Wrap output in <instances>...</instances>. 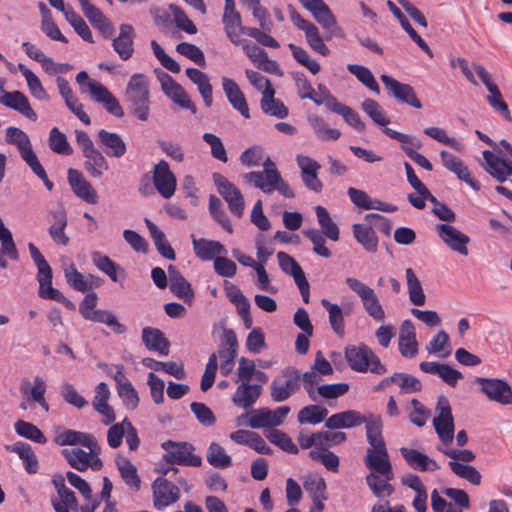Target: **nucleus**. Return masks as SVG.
<instances>
[{
    "label": "nucleus",
    "instance_id": "nucleus-1",
    "mask_svg": "<svg viewBox=\"0 0 512 512\" xmlns=\"http://www.w3.org/2000/svg\"><path fill=\"white\" fill-rule=\"evenodd\" d=\"M125 103L129 113L136 119L146 122L150 117L149 82L144 74H133L126 86Z\"/></svg>",
    "mask_w": 512,
    "mask_h": 512
},
{
    "label": "nucleus",
    "instance_id": "nucleus-2",
    "mask_svg": "<svg viewBox=\"0 0 512 512\" xmlns=\"http://www.w3.org/2000/svg\"><path fill=\"white\" fill-rule=\"evenodd\" d=\"M237 350L238 341L235 332L232 329H224L218 353H212L205 366L200 383V388L203 392H206L214 384L218 368L217 357H219L221 361L235 360Z\"/></svg>",
    "mask_w": 512,
    "mask_h": 512
},
{
    "label": "nucleus",
    "instance_id": "nucleus-3",
    "mask_svg": "<svg viewBox=\"0 0 512 512\" xmlns=\"http://www.w3.org/2000/svg\"><path fill=\"white\" fill-rule=\"evenodd\" d=\"M345 359L352 370L382 375L386 373V367L381 364L378 356L367 345L348 346L345 349Z\"/></svg>",
    "mask_w": 512,
    "mask_h": 512
},
{
    "label": "nucleus",
    "instance_id": "nucleus-4",
    "mask_svg": "<svg viewBox=\"0 0 512 512\" xmlns=\"http://www.w3.org/2000/svg\"><path fill=\"white\" fill-rule=\"evenodd\" d=\"M345 283L351 291L357 294L368 316L376 322H384L385 310L375 290L354 277L346 278Z\"/></svg>",
    "mask_w": 512,
    "mask_h": 512
},
{
    "label": "nucleus",
    "instance_id": "nucleus-5",
    "mask_svg": "<svg viewBox=\"0 0 512 512\" xmlns=\"http://www.w3.org/2000/svg\"><path fill=\"white\" fill-rule=\"evenodd\" d=\"M301 387V373L292 366L285 367L272 380L270 396L274 402H284Z\"/></svg>",
    "mask_w": 512,
    "mask_h": 512
},
{
    "label": "nucleus",
    "instance_id": "nucleus-6",
    "mask_svg": "<svg viewBox=\"0 0 512 512\" xmlns=\"http://www.w3.org/2000/svg\"><path fill=\"white\" fill-rule=\"evenodd\" d=\"M161 446L166 452L164 460L167 463L193 467H199L202 464L201 457L192 453L194 447L190 443L168 440L162 443Z\"/></svg>",
    "mask_w": 512,
    "mask_h": 512
},
{
    "label": "nucleus",
    "instance_id": "nucleus-7",
    "mask_svg": "<svg viewBox=\"0 0 512 512\" xmlns=\"http://www.w3.org/2000/svg\"><path fill=\"white\" fill-rule=\"evenodd\" d=\"M213 182L218 193L227 202L230 212L236 217L241 218L245 206L241 191L220 173L213 174Z\"/></svg>",
    "mask_w": 512,
    "mask_h": 512
},
{
    "label": "nucleus",
    "instance_id": "nucleus-8",
    "mask_svg": "<svg viewBox=\"0 0 512 512\" xmlns=\"http://www.w3.org/2000/svg\"><path fill=\"white\" fill-rule=\"evenodd\" d=\"M438 415L433 419V425L439 439L444 444H450L454 437V420L448 399L439 396L436 405Z\"/></svg>",
    "mask_w": 512,
    "mask_h": 512
},
{
    "label": "nucleus",
    "instance_id": "nucleus-9",
    "mask_svg": "<svg viewBox=\"0 0 512 512\" xmlns=\"http://www.w3.org/2000/svg\"><path fill=\"white\" fill-rule=\"evenodd\" d=\"M475 383L490 401L501 405L512 404V388L506 380L477 377Z\"/></svg>",
    "mask_w": 512,
    "mask_h": 512
},
{
    "label": "nucleus",
    "instance_id": "nucleus-10",
    "mask_svg": "<svg viewBox=\"0 0 512 512\" xmlns=\"http://www.w3.org/2000/svg\"><path fill=\"white\" fill-rule=\"evenodd\" d=\"M157 77L161 84L163 93L177 106L182 109L190 110L192 113L196 112V106L191 101L185 89L177 83L169 74L163 71H157Z\"/></svg>",
    "mask_w": 512,
    "mask_h": 512
},
{
    "label": "nucleus",
    "instance_id": "nucleus-11",
    "mask_svg": "<svg viewBox=\"0 0 512 512\" xmlns=\"http://www.w3.org/2000/svg\"><path fill=\"white\" fill-rule=\"evenodd\" d=\"M99 453V445L97 450H89L88 452L81 448L62 450V455L67 460L69 465L80 472L86 471L89 467L93 471H99L103 467V462L98 457Z\"/></svg>",
    "mask_w": 512,
    "mask_h": 512
},
{
    "label": "nucleus",
    "instance_id": "nucleus-12",
    "mask_svg": "<svg viewBox=\"0 0 512 512\" xmlns=\"http://www.w3.org/2000/svg\"><path fill=\"white\" fill-rule=\"evenodd\" d=\"M380 79L387 93L398 102L407 104L416 109H420L422 107L414 89L409 84L402 83L386 74H382Z\"/></svg>",
    "mask_w": 512,
    "mask_h": 512
},
{
    "label": "nucleus",
    "instance_id": "nucleus-13",
    "mask_svg": "<svg viewBox=\"0 0 512 512\" xmlns=\"http://www.w3.org/2000/svg\"><path fill=\"white\" fill-rule=\"evenodd\" d=\"M272 178L273 179L271 181H264L261 173H246L243 175V179L246 183L253 185L266 194L278 191L286 198H293L295 196L292 188L282 178L281 174L277 175L274 173Z\"/></svg>",
    "mask_w": 512,
    "mask_h": 512
},
{
    "label": "nucleus",
    "instance_id": "nucleus-14",
    "mask_svg": "<svg viewBox=\"0 0 512 512\" xmlns=\"http://www.w3.org/2000/svg\"><path fill=\"white\" fill-rule=\"evenodd\" d=\"M373 416L374 414L371 412L362 415L356 410H346L328 417L325 421V427L330 430H335L349 429L362 424H365L366 426Z\"/></svg>",
    "mask_w": 512,
    "mask_h": 512
},
{
    "label": "nucleus",
    "instance_id": "nucleus-15",
    "mask_svg": "<svg viewBox=\"0 0 512 512\" xmlns=\"http://www.w3.org/2000/svg\"><path fill=\"white\" fill-rule=\"evenodd\" d=\"M222 23L227 38L233 44L239 45L241 42L240 34H242V29L249 27L242 25L241 15L236 10L234 0H225Z\"/></svg>",
    "mask_w": 512,
    "mask_h": 512
},
{
    "label": "nucleus",
    "instance_id": "nucleus-16",
    "mask_svg": "<svg viewBox=\"0 0 512 512\" xmlns=\"http://www.w3.org/2000/svg\"><path fill=\"white\" fill-rule=\"evenodd\" d=\"M289 412L290 407L288 406H281L275 410L268 408L254 410L251 413L248 425L253 429L279 426Z\"/></svg>",
    "mask_w": 512,
    "mask_h": 512
},
{
    "label": "nucleus",
    "instance_id": "nucleus-17",
    "mask_svg": "<svg viewBox=\"0 0 512 512\" xmlns=\"http://www.w3.org/2000/svg\"><path fill=\"white\" fill-rule=\"evenodd\" d=\"M153 502L156 509H163L180 498L179 488L166 478L158 477L152 484Z\"/></svg>",
    "mask_w": 512,
    "mask_h": 512
},
{
    "label": "nucleus",
    "instance_id": "nucleus-18",
    "mask_svg": "<svg viewBox=\"0 0 512 512\" xmlns=\"http://www.w3.org/2000/svg\"><path fill=\"white\" fill-rule=\"evenodd\" d=\"M176 183V177L168 163L165 160L159 161L153 171V184L158 193L165 199L171 198L175 193Z\"/></svg>",
    "mask_w": 512,
    "mask_h": 512
},
{
    "label": "nucleus",
    "instance_id": "nucleus-19",
    "mask_svg": "<svg viewBox=\"0 0 512 512\" xmlns=\"http://www.w3.org/2000/svg\"><path fill=\"white\" fill-rule=\"evenodd\" d=\"M436 231L439 238L453 251L460 255L467 256V244L470 241L468 235L462 233L449 224H438Z\"/></svg>",
    "mask_w": 512,
    "mask_h": 512
},
{
    "label": "nucleus",
    "instance_id": "nucleus-20",
    "mask_svg": "<svg viewBox=\"0 0 512 512\" xmlns=\"http://www.w3.org/2000/svg\"><path fill=\"white\" fill-rule=\"evenodd\" d=\"M296 163L301 170V178L305 187L319 193L323 188V184L318 178L320 164L311 157L304 155H297Z\"/></svg>",
    "mask_w": 512,
    "mask_h": 512
},
{
    "label": "nucleus",
    "instance_id": "nucleus-21",
    "mask_svg": "<svg viewBox=\"0 0 512 512\" xmlns=\"http://www.w3.org/2000/svg\"><path fill=\"white\" fill-rule=\"evenodd\" d=\"M366 438L369 447L366 450V455H384L388 453L386 443L382 436L383 423L378 415H374L365 426Z\"/></svg>",
    "mask_w": 512,
    "mask_h": 512
},
{
    "label": "nucleus",
    "instance_id": "nucleus-22",
    "mask_svg": "<svg viewBox=\"0 0 512 512\" xmlns=\"http://www.w3.org/2000/svg\"><path fill=\"white\" fill-rule=\"evenodd\" d=\"M440 156L442 164L446 169L454 173L459 180L465 182L474 191L480 190V183L473 177L471 171L464 165L461 159L447 151H442Z\"/></svg>",
    "mask_w": 512,
    "mask_h": 512
},
{
    "label": "nucleus",
    "instance_id": "nucleus-23",
    "mask_svg": "<svg viewBox=\"0 0 512 512\" xmlns=\"http://www.w3.org/2000/svg\"><path fill=\"white\" fill-rule=\"evenodd\" d=\"M483 169L499 183H504L512 176V162L494 155L491 151L483 152Z\"/></svg>",
    "mask_w": 512,
    "mask_h": 512
},
{
    "label": "nucleus",
    "instance_id": "nucleus-24",
    "mask_svg": "<svg viewBox=\"0 0 512 512\" xmlns=\"http://www.w3.org/2000/svg\"><path fill=\"white\" fill-rule=\"evenodd\" d=\"M113 379L116 382L117 393L122 399L124 406L129 410L136 409L139 405V396L132 383L126 377L123 365L117 366Z\"/></svg>",
    "mask_w": 512,
    "mask_h": 512
},
{
    "label": "nucleus",
    "instance_id": "nucleus-25",
    "mask_svg": "<svg viewBox=\"0 0 512 512\" xmlns=\"http://www.w3.org/2000/svg\"><path fill=\"white\" fill-rule=\"evenodd\" d=\"M6 142L17 147L22 160L29 168L39 162L31 141L23 130H7Z\"/></svg>",
    "mask_w": 512,
    "mask_h": 512
},
{
    "label": "nucleus",
    "instance_id": "nucleus-26",
    "mask_svg": "<svg viewBox=\"0 0 512 512\" xmlns=\"http://www.w3.org/2000/svg\"><path fill=\"white\" fill-rule=\"evenodd\" d=\"M222 89L229 104L243 117L249 118V107L246 98L235 80L229 77H222Z\"/></svg>",
    "mask_w": 512,
    "mask_h": 512
},
{
    "label": "nucleus",
    "instance_id": "nucleus-27",
    "mask_svg": "<svg viewBox=\"0 0 512 512\" xmlns=\"http://www.w3.org/2000/svg\"><path fill=\"white\" fill-rule=\"evenodd\" d=\"M54 441L59 446L80 445L92 451L98 449V441L92 434L72 429L64 430L55 437Z\"/></svg>",
    "mask_w": 512,
    "mask_h": 512
},
{
    "label": "nucleus",
    "instance_id": "nucleus-28",
    "mask_svg": "<svg viewBox=\"0 0 512 512\" xmlns=\"http://www.w3.org/2000/svg\"><path fill=\"white\" fill-rule=\"evenodd\" d=\"M68 181L73 192L85 202L96 204L98 195L92 185L76 169L68 170Z\"/></svg>",
    "mask_w": 512,
    "mask_h": 512
},
{
    "label": "nucleus",
    "instance_id": "nucleus-29",
    "mask_svg": "<svg viewBox=\"0 0 512 512\" xmlns=\"http://www.w3.org/2000/svg\"><path fill=\"white\" fill-rule=\"evenodd\" d=\"M119 35L113 39L112 46L119 57L126 61L130 59L134 52L135 30L130 24H121Z\"/></svg>",
    "mask_w": 512,
    "mask_h": 512
},
{
    "label": "nucleus",
    "instance_id": "nucleus-30",
    "mask_svg": "<svg viewBox=\"0 0 512 512\" xmlns=\"http://www.w3.org/2000/svg\"><path fill=\"white\" fill-rule=\"evenodd\" d=\"M168 275L171 292L179 299H182L186 304L191 305L194 299V291L191 284L173 265L168 266Z\"/></svg>",
    "mask_w": 512,
    "mask_h": 512
},
{
    "label": "nucleus",
    "instance_id": "nucleus-31",
    "mask_svg": "<svg viewBox=\"0 0 512 512\" xmlns=\"http://www.w3.org/2000/svg\"><path fill=\"white\" fill-rule=\"evenodd\" d=\"M399 451L412 469L419 470L420 472L436 471L440 469V466L434 459L416 449L401 447Z\"/></svg>",
    "mask_w": 512,
    "mask_h": 512
},
{
    "label": "nucleus",
    "instance_id": "nucleus-32",
    "mask_svg": "<svg viewBox=\"0 0 512 512\" xmlns=\"http://www.w3.org/2000/svg\"><path fill=\"white\" fill-rule=\"evenodd\" d=\"M398 346L403 357L413 358L418 353L415 327L410 320H404L400 326Z\"/></svg>",
    "mask_w": 512,
    "mask_h": 512
},
{
    "label": "nucleus",
    "instance_id": "nucleus-33",
    "mask_svg": "<svg viewBox=\"0 0 512 512\" xmlns=\"http://www.w3.org/2000/svg\"><path fill=\"white\" fill-rule=\"evenodd\" d=\"M262 387L259 384L241 382L232 397V402L237 407L248 409L254 405L261 395Z\"/></svg>",
    "mask_w": 512,
    "mask_h": 512
},
{
    "label": "nucleus",
    "instance_id": "nucleus-34",
    "mask_svg": "<svg viewBox=\"0 0 512 512\" xmlns=\"http://www.w3.org/2000/svg\"><path fill=\"white\" fill-rule=\"evenodd\" d=\"M92 96L90 97L111 115L115 117H123L124 111L118 99L104 86H92Z\"/></svg>",
    "mask_w": 512,
    "mask_h": 512
},
{
    "label": "nucleus",
    "instance_id": "nucleus-35",
    "mask_svg": "<svg viewBox=\"0 0 512 512\" xmlns=\"http://www.w3.org/2000/svg\"><path fill=\"white\" fill-rule=\"evenodd\" d=\"M192 245L195 255L204 261L215 259L216 255L227 253L226 248L218 241L207 240L204 238H195L192 235Z\"/></svg>",
    "mask_w": 512,
    "mask_h": 512
},
{
    "label": "nucleus",
    "instance_id": "nucleus-36",
    "mask_svg": "<svg viewBox=\"0 0 512 512\" xmlns=\"http://www.w3.org/2000/svg\"><path fill=\"white\" fill-rule=\"evenodd\" d=\"M85 17L89 20L91 25L99 29L103 34L111 36L113 27L110 21L103 15V13L88 0H78Z\"/></svg>",
    "mask_w": 512,
    "mask_h": 512
},
{
    "label": "nucleus",
    "instance_id": "nucleus-37",
    "mask_svg": "<svg viewBox=\"0 0 512 512\" xmlns=\"http://www.w3.org/2000/svg\"><path fill=\"white\" fill-rule=\"evenodd\" d=\"M185 74L197 86L205 106L211 107L213 103V89L209 77L201 70L192 67L187 68Z\"/></svg>",
    "mask_w": 512,
    "mask_h": 512
},
{
    "label": "nucleus",
    "instance_id": "nucleus-38",
    "mask_svg": "<svg viewBox=\"0 0 512 512\" xmlns=\"http://www.w3.org/2000/svg\"><path fill=\"white\" fill-rule=\"evenodd\" d=\"M110 390L105 382H100L95 388V396L93 400L94 409L106 420L105 424H109L115 420V414L112 407L108 404Z\"/></svg>",
    "mask_w": 512,
    "mask_h": 512
},
{
    "label": "nucleus",
    "instance_id": "nucleus-39",
    "mask_svg": "<svg viewBox=\"0 0 512 512\" xmlns=\"http://www.w3.org/2000/svg\"><path fill=\"white\" fill-rule=\"evenodd\" d=\"M142 341L148 350L157 351L165 356L169 353V341L158 328H143Z\"/></svg>",
    "mask_w": 512,
    "mask_h": 512
},
{
    "label": "nucleus",
    "instance_id": "nucleus-40",
    "mask_svg": "<svg viewBox=\"0 0 512 512\" xmlns=\"http://www.w3.org/2000/svg\"><path fill=\"white\" fill-rule=\"evenodd\" d=\"M4 98L0 102V104L14 109L21 113L23 116L36 120L37 116L34 110L31 108L28 98L20 91L8 92L6 95H3Z\"/></svg>",
    "mask_w": 512,
    "mask_h": 512
},
{
    "label": "nucleus",
    "instance_id": "nucleus-41",
    "mask_svg": "<svg viewBox=\"0 0 512 512\" xmlns=\"http://www.w3.org/2000/svg\"><path fill=\"white\" fill-rule=\"evenodd\" d=\"M6 449L10 452L16 453L19 456V458L23 461L24 468L27 473H37L39 469L38 459L30 444L25 442H17L15 444L8 445Z\"/></svg>",
    "mask_w": 512,
    "mask_h": 512
},
{
    "label": "nucleus",
    "instance_id": "nucleus-42",
    "mask_svg": "<svg viewBox=\"0 0 512 512\" xmlns=\"http://www.w3.org/2000/svg\"><path fill=\"white\" fill-rule=\"evenodd\" d=\"M145 224L159 254L168 260H174L175 252L163 231L148 218L145 219Z\"/></svg>",
    "mask_w": 512,
    "mask_h": 512
},
{
    "label": "nucleus",
    "instance_id": "nucleus-43",
    "mask_svg": "<svg viewBox=\"0 0 512 512\" xmlns=\"http://www.w3.org/2000/svg\"><path fill=\"white\" fill-rule=\"evenodd\" d=\"M93 264L103 273H105L113 282L118 281V274L122 278L125 276V271L117 263L112 261L107 255L99 251L91 253Z\"/></svg>",
    "mask_w": 512,
    "mask_h": 512
},
{
    "label": "nucleus",
    "instance_id": "nucleus-44",
    "mask_svg": "<svg viewBox=\"0 0 512 512\" xmlns=\"http://www.w3.org/2000/svg\"><path fill=\"white\" fill-rule=\"evenodd\" d=\"M364 463L366 468L369 470V474L383 475L386 478L394 475L392 464L389 458V454L383 455H365Z\"/></svg>",
    "mask_w": 512,
    "mask_h": 512
},
{
    "label": "nucleus",
    "instance_id": "nucleus-45",
    "mask_svg": "<svg viewBox=\"0 0 512 512\" xmlns=\"http://www.w3.org/2000/svg\"><path fill=\"white\" fill-rule=\"evenodd\" d=\"M352 231L355 239L363 248L371 253H375L378 248V237L374 229L365 224H354Z\"/></svg>",
    "mask_w": 512,
    "mask_h": 512
},
{
    "label": "nucleus",
    "instance_id": "nucleus-46",
    "mask_svg": "<svg viewBox=\"0 0 512 512\" xmlns=\"http://www.w3.org/2000/svg\"><path fill=\"white\" fill-rule=\"evenodd\" d=\"M28 249L33 262L37 266V281L39 282V286H43L45 285V283H49V281H52V268L50 267L49 263L46 261L40 250L31 242L28 243Z\"/></svg>",
    "mask_w": 512,
    "mask_h": 512
},
{
    "label": "nucleus",
    "instance_id": "nucleus-47",
    "mask_svg": "<svg viewBox=\"0 0 512 512\" xmlns=\"http://www.w3.org/2000/svg\"><path fill=\"white\" fill-rule=\"evenodd\" d=\"M99 140L105 147V152L109 156L121 157L126 152V145L122 138L116 134L106 130H100Z\"/></svg>",
    "mask_w": 512,
    "mask_h": 512
},
{
    "label": "nucleus",
    "instance_id": "nucleus-48",
    "mask_svg": "<svg viewBox=\"0 0 512 512\" xmlns=\"http://www.w3.org/2000/svg\"><path fill=\"white\" fill-rule=\"evenodd\" d=\"M315 213L318 224L321 228V234L332 241H338L340 231L337 224L330 217L329 212L323 206H316Z\"/></svg>",
    "mask_w": 512,
    "mask_h": 512
},
{
    "label": "nucleus",
    "instance_id": "nucleus-49",
    "mask_svg": "<svg viewBox=\"0 0 512 512\" xmlns=\"http://www.w3.org/2000/svg\"><path fill=\"white\" fill-rule=\"evenodd\" d=\"M394 479V475L386 478L383 475L368 474L365 477L366 484L372 491V493L378 497H389L394 492V487L390 484V481Z\"/></svg>",
    "mask_w": 512,
    "mask_h": 512
},
{
    "label": "nucleus",
    "instance_id": "nucleus-50",
    "mask_svg": "<svg viewBox=\"0 0 512 512\" xmlns=\"http://www.w3.org/2000/svg\"><path fill=\"white\" fill-rule=\"evenodd\" d=\"M405 274L410 302L415 306H423L426 296L418 277L412 268H407Z\"/></svg>",
    "mask_w": 512,
    "mask_h": 512
},
{
    "label": "nucleus",
    "instance_id": "nucleus-51",
    "mask_svg": "<svg viewBox=\"0 0 512 512\" xmlns=\"http://www.w3.org/2000/svg\"><path fill=\"white\" fill-rule=\"evenodd\" d=\"M67 283L77 291L87 292L92 289V280L96 279L95 276L89 275L85 277L80 273L74 265H71L64 270Z\"/></svg>",
    "mask_w": 512,
    "mask_h": 512
},
{
    "label": "nucleus",
    "instance_id": "nucleus-52",
    "mask_svg": "<svg viewBox=\"0 0 512 512\" xmlns=\"http://www.w3.org/2000/svg\"><path fill=\"white\" fill-rule=\"evenodd\" d=\"M275 91H267L261 99L260 106L264 113L283 119L288 115V109L282 101L274 98Z\"/></svg>",
    "mask_w": 512,
    "mask_h": 512
},
{
    "label": "nucleus",
    "instance_id": "nucleus-53",
    "mask_svg": "<svg viewBox=\"0 0 512 512\" xmlns=\"http://www.w3.org/2000/svg\"><path fill=\"white\" fill-rule=\"evenodd\" d=\"M84 156L87 159L84 163V167L93 178H100L103 172L108 169V163L105 157L97 149L85 153Z\"/></svg>",
    "mask_w": 512,
    "mask_h": 512
},
{
    "label": "nucleus",
    "instance_id": "nucleus-54",
    "mask_svg": "<svg viewBox=\"0 0 512 512\" xmlns=\"http://www.w3.org/2000/svg\"><path fill=\"white\" fill-rule=\"evenodd\" d=\"M288 11L292 23L300 30L304 31L307 43L320 38L318 28L310 21L304 19L293 6L288 5Z\"/></svg>",
    "mask_w": 512,
    "mask_h": 512
},
{
    "label": "nucleus",
    "instance_id": "nucleus-55",
    "mask_svg": "<svg viewBox=\"0 0 512 512\" xmlns=\"http://www.w3.org/2000/svg\"><path fill=\"white\" fill-rule=\"evenodd\" d=\"M321 304L328 311L329 323L335 334L343 336L345 332L343 311L338 304L322 299Z\"/></svg>",
    "mask_w": 512,
    "mask_h": 512
},
{
    "label": "nucleus",
    "instance_id": "nucleus-56",
    "mask_svg": "<svg viewBox=\"0 0 512 512\" xmlns=\"http://www.w3.org/2000/svg\"><path fill=\"white\" fill-rule=\"evenodd\" d=\"M347 70L354 75L359 82L375 94H380V87L372 72L359 64H348Z\"/></svg>",
    "mask_w": 512,
    "mask_h": 512
},
{
    "label": "nucleus",
    "instance_id": "nucleus-57",
    "mask_svg": "<svg viewBox=\"0 0 512 512\" xmlns=\"http://www.w3.org/2000/svg\"><path fill=\"white\" fill-rule=\"evenodd\" d=\"M328 410L319 405H308L298 412V422L300 424H318L323 420L326 421Z\"/></svg>",
    "mask_w": 512,
    "mask_h": 512
},
{
    "label": "nucleus",
    "instance_id": "nucleus-58",
    "mask_svg": "<svg viewBox=\"0 0 512 512\" xmlns=\"http://www.w3.org/2000/svg\"><path fill=\"white\" fill-rule=\"evenodd\" d=\"M206 459L208 463L215 468L225 469L232 465L231 457L225 452L223 447L215 442L209 445Z\"/></svg>",
    "mask_w": 512,
    "mask_h": 512
},
{
    "label": "nucleus",
    "instance_id": "nucleus-59",
    "mask_svg": "<svg viewBox=\"0 0 512 512\" xmlns=\"http://www.w3.org/2000/svg\"><path fill=\"white\" fill-rule=\"evenodd\" d=\"M142 364L146 367H149L155 371H165L169 375L174 376L176 379H184L186 374L184 371V368L181 364H178L176 362L170 361V362H160L156 361L153 358H144L142 360Z\"/></svg>",
    "mask_w": 512,
    "mask_h": 512
},
{
    "label": "nucleus",
    "instance_id": "nucleus-60",
    "mask_svg": "<svg viewBox=\"0 0 512 512\" xmlns=\"http://www.w3.org/2000/svg\"><path fill=\"white\" fill-rule=\"evenodd\" d=\"M277 259L280 269L285 273L293 277L295 282L306 278L304 271L298 262L285 252H278Z\"/></svg>",
    "mask_w": 512,
    "mask_h": 512
},
{
    "label": "nucleus",
    "instance_id": "nucleus-61",
    "mask_svg": "<svg viewBox=\"0 0 512 512\" xmlns=\"http://www.w3.org/2000/svg\"><path fill=\"white\" fill-rule=\"evenodd\" d=\"M329 110L342 116L345 122L350 126H362L359 114L349 106L340 103L338 100L328 98Z\"/></svg>",
    "mask_w": 512,
    "mask_h": 512
},
{
    "label": "nucleus",
    "instance_id": "nucleus-62",
    "mask_svg": "<svg viewBox=\"0 0 512 512\" xmlns=\"http://www.w3.org/2000/svg\"><path fill=\"white\" fill-rule=\"evenodd\" d=\"M15 431L19 436L29 439L33 442L39 444H45L47 442V438L43 432L36 425L30 422L18 420L15 423Z\"/></svg>",
    "mask_w": 512,
    "mask_h": 512
},
{
    "label": "nucleus",
    "instance_id": "nucleus-63",
    "mask_svg": "<svg viewBox=\"0 0 512 512\" xmlns=\"http://www.w3.org/2000/svg\"><path fill=\"white\" fill-rule=\"evenodd\" d=\"M54 218V224L48 229L49 235L55 243L66 246L69 243V237L65 233L67 217L63 212H58Z\"/></svg>",
    "mask_w": 512,
    "mask_h": 512
},
{
    "label": "nucleus",
    "instance_id": "nucleus-64",
    "mask_svg": "<svg viewBox=\"0 0 512 512\" xmlns=\"http://www.w3.org/2000/svg\"><path fill=\"white\" fill-rule=\"evenodd\" d=\"M426 350L429 354H438L442 357L449 356L451 347L448 334L444 330L437 332L427 344Z\"/></svg>",
    "mask_w": 512,
    "mask_h": 512
}]
</instances>
